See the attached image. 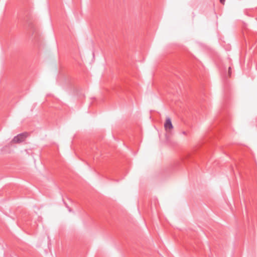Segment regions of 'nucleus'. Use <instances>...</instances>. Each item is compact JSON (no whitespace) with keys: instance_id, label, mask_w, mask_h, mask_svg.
Here are the masks:
<instances>
[{"instance_id":"f257e3e1","label":"nucleus","mask_w":257,"mask_h":257,"mask_svg":"<svg viewBox=\"0 0 257 257\" xmlns=\"http://www.w3.org/2000/svg\"><path fill=\"white\" fill-rule=\"evenodd\" d=\"M27 137V133H22L15 136L11 141L12 143H20L24 142Z\"/></svg>"},{"instance_id":"f03ea898","label":"nucleus","mask_w":257,"mask_h":257,"mask_svg":"<svg viewBox=\"0 0 257 257\" xmlns=\"http://www.w3.org/2000/svg\"><path fill=\"white\" fill-rule=\"evenodd\" d=\"M164 127L166 131H168L173 128L171 119L169 117L166 118V122L164 124Z\"/></svg>"},{"instance_id":"7ed1b4c3","label":"nucleus","mask_w":257,"mask_h":257,"mask_svg":"<svg viewBox=\"0 0 257 257\" xmlns=\"http://www.w3.org/2000/svg\"><path fill=\"white\" fill-rule=\"evenodd\" d=\"M228 74H229V76H230V74H231V68H230V67H229V68H228Z\"/></svg>"},{"instance_id":"20e7f679","label":"nucleus","mask_w":257,"mask_h":257,"mask_svg":"<svg viewBox=\"0 0 257 257\" xmlns=\"http://www.w3.org/2000/svg\"><path fill=\"white\" fill-rule=\"evenodd\" d=\"M225 1V0H220V3H221L222 4L224 5V4Z\"/></svg>"}]
</instances>
